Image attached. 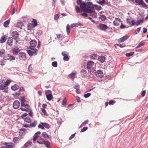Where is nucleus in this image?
Returning a JSON list of instances; mask_svg holds the SVG:
<instances>
[{
  "instance_id": "obj_11",
  "label": "nucleus",
  "mask_w": 148,
  "mask_h": 148,
  "mask_svg": "<svg viewBox=\"0 0 148 148\" xmlns=\"http://www.w3.org/2000/svg\"><path fill=\"white\" fill-rule=\"evenodd\" d=\"M62 54L64 56L63 60L64 61H68L69 60L67 54L65 51H63L62 53Z\"/></svg>"
},
{
  "instance_id": "obj_63",
  "label": "nucleus",
  "mask_w": 148,
  "mask_h": 148,
  "mask_svg": "<svg viewBox=\"0 0 148 148\" xmlns=\"http://www.w3.org/2000/svg\"><path fill=\"white\" fill-rule=\"evenodd\" d=\"M147 31V29L146 28L144 27L143 28V32L144 33L146 32Z\"/></svg>"
},
{
  "instance_id": "obj_54",
  "label": "nucleus",
  "mask_w": 148,
  "mask_h": 148,
  "mask_svg": "<svg viewBox=\"0 0 148 148\" xmlns=\"http://www.w3.org/2000/svg\"><path fill=\"white\" fill-rule=\"evenodd\" d=\"M66 98L63 99L62 102V105L64 106L66 105Z\"/></svg>"
},
{
  "instance_id": "obj_64",
  "label": "nucleus",
  "mask_w": 148,
  "mask_h": 148,
  "mask_svg": "<svg viewBox=\"0 0 148 148\" xmlns=\"http://www.w3.org/2000/svg\"><path fill=\"white\" fill-rule=\"evenodd\" d=\"M29 112V115L31 117H33V112L31 110H30V111Z\"/></svg>"
},
{
  "instance_id": "obj_45",
  "label": "nucleus",
  "mask_w": 148,
  "mask_h": 148,
  "mask_svg": "<svg viewBox=\"0 0 148 148\" xmlns=\"http://www.w3.org/2000/svg\"><path fill=\"white\" fill-rule=\"evenodd\" d=\"M5 53V50L3 49H2L0 51V56L2 57V55Z\"/></svg>"
},
{
  "instance_id": "obj_32",
  "label": "nucleus",
  "mask_w": 148,
  "mask_h": 148,
  "mask_svg": "<svg viewBox=\"0 0 148 148\" xmlns=\"http://www.w3.org/2000/svg\"><path fill=\"white\" fill-rule=\"evenodd\" d=\"M41 112L42 115H47V113L46 112V110L44 108H41Z\"/></svg>"
},
{
  "instance_id": "obj_43",
  "label": "nucleus",
  "mask_w": 148,
  "mask_h": 148,
  "mask_svg": "<svg viewBox=\"0 0 148 148\" xmlns=\"http://www.w3.org/2000/svg\"><path fill=\"white\" fill-rule=\"evenodd\" d=\"M32 22L33 23L34 27H35L37 25V21L36 19H33Z\"/></svg>"
},
{
  "instance_id": "obj_35",
  "label": "nucleus",
  "mask_w": 148,
  "mask_h": 148,
  "mask_svg": "<svg viewBox=\"0 0 148 148\" xmlns=\"http://www.w3.org/2000/svg\"><path fill=\"white\" fill-rule=\"evenodd\" d=\"M34 27L33 24L32 23H29L27 25V28L28 30H31V29Z\"/></svg>"
},
{
  "instance_id": "obj_5",
  "label": "nucleus",
  "mask_w": 148,
  "mask_h": 148,
  "mask_svg": "<svg viewBox=\"0 0 148 148\" xmlns=\"http://www.w3.org/2000/svg\"><path fill=\"white\" fill-rule=\"evenodd\" d=\"M11 82L10 80H7L5 83L0 85V90H3L5 89L6 87Z\"/></svg>"
},
{
  "instance_id": "obj_28",
  "label": "nucleus",
  "mask_w": 148,
  "mask_h": 148,
  "mask_svg": "<svg viewBox=\"0 0 148 148\" xmlns=\"http://www.w3.org/2000/svg\"><path fill=\"white\" fill-rule=\"evenodd\" d=\"M76 90V92L77 94H80V92L78 91V90H79V85H74L73 87Z\"/></svg>"
},
{
  "instance_id": "obj_47",
  "label": "nucleus",
  "mask_w": 148,
  "mask_h": 148,
  "mask_svg": "<svg viewBox=\"0 0 148 148\" xmlns=\"http://www.w3.org/2000/svg\"><path fill=\"white\" fill-rule=\"evenodd\" d=\"M143 20H140L138 21L136 23V24L137 25H138L140 24V23H143Z\"/></svg>"
},
{
  "instance_id": "obj_42",
  "label": "nucleus",
  "mask_w": 148,
  "mask_h": 148,
  "mask_svg": "<svg viewBox=\"0 0 148 148\" xmlns=\"http://www.w3.org/2000/svg\"><path fill=\"white\" fill-rule=\"evenodd\" d=\"M10 23V21L9 20H7L4 23V26L5 27H7L8 25Z\"/></svg>"
},
{
  "instance_id": "obj_20",
  "label": "nucleus",
  "mask_w": 148,
  "mask_h": 148,
  "mask_svg": "<svg viewBox=\"0 0 148 148\" xmlns=\"http://www.w3.org/2000/svg\"><path fill=\"white\" fill-rule=\"evenodd\" d=\"M120 22L121 21L120 19L116 18L115 20L113 22V24L114 25L118 26L119 25Z\"/></svg>"
},
{
  "instance_id": "obj_61",
  "label": "nucleus",
  "mask_w": 148,
  "mask_h": 148,
  "mask_svg": "<svg viewBox=\"0 0 148 148\" xmlns=\"http://www.w3.org/2000/svg\"><path fill=\"white\" fill-rule=\"evenodd\" d=\"M81 15L84 17H86L87 16V14L86 13H82L81 14Z\"/></svg>"
},
{
  "instance_id": "obj_24",
  "label": "nucleus",
  "mask_w": 148,
  "mask_h": 148,
  "mask_svg": "<svg viewBox=\"0 0 148 148\" xmlns=\"http://www.w3.org/2000/svg\"><path fill=\"white\" fill-rule=\"evenodd\" d=\"M76 75V72L72 73L69 75V77L72 80H74L75 77Z\"/></svg>"
},
{
  "instance_id": "obj_62",
  "label": "nucleus",
  "mask_w": 148,
  "mask_h": 148,
  "mask_svg": "<svg viewBox=\"0 0 148 148\" xmlns=\"http://www.w3.org/2000/svg\"><path fill=\"white\" fill-rule=\"evenodd\" d=\"M75 27H78L79 26L82 25L81 23H74Z\"/></svg>"
},
{
  "instance_id": "obj_50",
  "label": "nucleus",
  "mask_w": 148,
  "mask_h": 148,
  "mask_svg": "<svg viewBox=\"0 0 148 148\" xmlns=\"http://www.w3.org/2000/svg\"><path fill=\"white\" fill-rule=\"evenodd\" d=\"M60 15L59 14H56L54 16V18L55 20H57L59 18V17Z\"/></svg>"
},
{
  "instance_id": "obj_39",
  "label": "nucleus",
  "mask_w": 148,
  "mask_h": 148,
  "mask_svg": "<svg viewBox=\"0 0 148 148\" xmlns=\"http://www.w3.org/2000/svg\"><path fill=\"white\" fill-rule=\"evenodd\" d=\"M90 58L93 60H95L97 58V55L95 54H93L92 56H90Z\"/></svg>"
},
{
  "instance_id": "obj_6",
  "label": "nucleus",
  "mask_w": 148,
  "mask_h": 148,
  "mask_svg": "<svg viewBox=\"0 0 148 148\" xmlns=\"http://www.w3.org/2000/svg\"><path fill=\"white\" fill-rule=\"evenodd\" d=\"M135 2L138 3V5H141L143 8L147 7V5L144 2L143 0H135Z\"/></svg>"
},
{
  "instance_id": "obj_13",
  "label": "nucleus",
  "mask_w": 148,
  "mask_h": 148,
  "mask_svg": "<svg viewBox=\"0 0 148 148\" xmlns=\"http://www.w3.org/2000/svg\"><path fill=\"white\" fill-rule=\"evenodd\" d=\"M19 34L18 32L15 31L13 32L12 33V36L13 38L15 39L16 40L18 38Z\"/></svg>"
},
{
  "instance_id": "obj_59",
  "label": "nucleus",
  "mask_w": 148,
  "mask_h": 148,
  "mask_svg": "<svg viewBox=\"0 0 148 148\" xmlns=\"http://www.w3.org/2000/svg\"><path fill=\"white\" fill-rule=\"evenodd\" d=\"M28 114L27 113H24L21 115V117L23 119L24 117L26 116Z\"/></svg>"
},
{
  "instance_id": "obj_27",
  "label": "nucleus",
  "mask_w": 148,
  "mask_h": 148,
  "mask_svg": "<svg viewBox=\"0 0 148 148\" xmlns=\"http://www.w3.org/2000/svg\"><path fill=\"white\" fill-rule=\"evenodd\" d=\"M12 51L14 54H17L19 51V50L18 48H15L13 49Z\"/></svg>"
},
{
  "instance_id": "obj_49",
  "label": "nucleus",
  "mask_w": 148,
  "mask_h": 148,
  "mask_svg": "<svg viewBox=\"0 0 148 148\" xmlns=\"http://www.w3.org/2000/svg\"><path fill=\"white\" fill-rule=\"evenodd\" d=\"M63 35L59 34L57 35V38L59 39H61Z\"/></svg>"
},
{
  "instance_id": "obj_19",
  "label": "nucleus",
  "mask_w": 148,
  "mask_h": 148,
  "mask_svg": "<svg viewBox=\"0 0 148 148\" xmlns=\"http://www.w3.org/2000/svg\"><path fill=\"white\" fill-rule=\"evenodd\" d=\"M13 106L15 109L18 108L20 106L19 102L18 100L15 101L13 103Z\"/></svg>"
},
{
  "instance_id": "obj_29",
  "label": "nucleus",
  "mask_w": 148,
  "mask_h": 148,
  "mask_svg": "<svg viewBox=\"0 0 148 148\" xmlns=\"http://www.w3.org/2000/svg\"><path fill=\"white\" fill-rule=\"evenodd\" d=\"M75 10L76 11V12L77 13H79V12H82V9L81 8V9L78 7L77 6L75 5Z\"/></svg>"
},
{
  "instance_id": "obj_18",
  "label": "nucleus",
  "mask_w": 148,
  "mask_h": 148,
  "mask_svg": "<svg viewBox=\"0 0 148 148\" xmlns=\"http://www.w3.org/2000/svg\"><path fill=\"white\" fill-rule=\"evenodd\" d=\"M13 146L12 145H10L9 143H4L3 145L1 147V148H12Z\"/></svg>"
},
{
  "instance_id": "obj_12",
  "label": "nucleus",
  "mask_w": 148,
  "mask_h": 148,
  "mask_svg": "<svg viewBox=\"0 0 148 148\" xmlns=\"http://www.w3.org/2000/svg\"><path fill=\"white\" fill-rule=\"evenodd\" d=\"M94 64V62L92 61H89L87 64V68L88 69H90Z\"/></svg>"
},
{
  "instance_id": "obj_56",
  "label": "nucleus",
  "mask_w": 148,
  "mask_h": 148,
  "mask_svg": "<svg viewBox=\"0 0 148 148\" xmlns=\"http://www.w3.org/2000/svg\"><path fill=\"white\" fill-rule=\"evenodd\" d=\"M115 103V101H113L111 100L109 102V104L110 105H113Z\"/></svg>"
},
{
  "instance_id": "obj_41",
  "label": "nucleus",
  "mask_w": 148,
  "mask_h": 148,
  "mask_svg": "<svg viewBox=\"0 0 148 148\" xmlns=\"http://www.w3.org/2000/svg\"><path fill=\"white\" fill-rule=\"evenodd\" d=\"M39 136L36 134H35L33 136V141L34 142L36 140H37V138H38Z\"/></svg>"
},
{
  "instance_id": "obj_17",
  "label": "nucleus",
  "mask_w": 148,
  "mask_h": 148,
  "mask_svg": "<svg viewBox=\"0 0 148 148\" xmlns=\"http://www.w3.org/2000/svg\"><path fill=\"white\" fill-rule=\"evenodd\" d=\"M129 38V36H128L126 35L125 36L119 39L118 40V41L119 42H123L125 41L127 39Z\"/></svg>"
},
{
  "instance_id": "obj_4",
  "label": "nucleus",
  "mask_w": 148,
  "mask_h": 148,
  "mask_svg": "<svg viewBox=\"0 0 148 148\" xmlns=\"http://www.w3.org/2000/svg\"><path fill=\"white\" fill-rule=\"evenodd\" d=\"M30 49L32 50L33 51L30 50H28L27 51V52L28 54L31 56H32L33 55H36L37 54L38 50L34 49V48H31L30 47Z\"/></svg>"
},
{
  "instance_id": "obj_51",
  "label": "nucleus",
  "mask_w": 148,
  "mask_h": 148,
  "mask_svg": "<svg viewBox=\"0 0 148 148\" xmlns=\"http://www.w3.org/2000/svg\"><path fill=\"white\" fill-rule=\"evenodd\" d=\"M91 95V94L90 93L86 94L84 95V97L86 98H88Z\"/></svg>"
},
{
  "instance_id": "obj_8",
  "label": "nucleus",
  "mask_w": 148,
  "mask_h": 148,
  "mask_svg": "<svg viewBox=\"0 0 148 148\" xmlns=\"http://www.w3.org/2000/svg\"><path fill=\"white\" fill-rule=\"evenodd\" d=\"M97 27L101 30L105 31L108 29V27L104 24H101L97 26Z\"/></svg>"
},
{
  "instance_id": "obj_55",
  "label": "nucleus",
  "mask_w": 148,
  "mask_h": 148,
  "mask_svg": "<svg viewBox=\"0 0 148 148\" xmlns=\"http://www.w3.org/2000/svg\"><path fill=\"white\" fill-rule=\"evenodd\" d=\"M9 57L10 60H14L15 59L14 57L13 56H9Z\"/></svg>"
},
{
  "instance_id": "obj_2",
  "label": "nucleus",
  "mask_w": 148,
  "mask_h": 148,
  "mask_svg": "<svg viewBox=\"0 0 148 148\" xmlns=\"http://www.w3.org/2000/svg\"><path fill=\"white\" fill-rule=\"evenodd\" d=\"M92 5V3L90 2H88L86 3H85V6L84 7L83 11L87 13H90L92 11V8L90 6Z\"/></svg>"
},
{
  "instance_id": "obj_9",
  "label": "nucleus",
  "mask_w": 148,
  "mask_h": 148,
  "mask_svg": "<svg viewBox=\"0 0 148 148\" xmlns=\"http://www.w3.org/2000/svg\"><path fill=\"white\" fill-rule=\"evenodd\" d=\"M25 108L23 107H21L20 109L22 111H26L27 112H29L30 111V106L28 104H26L25 106Z\"/></svg>"
},
{
  "instance_id": "obj_34",
  "label": "nucleus",
  "mask_w": 148,
  "mask_h": 148,
  "mask_svg": "<svg viewBox=\"0 0 148 148\" xmlns=\"http://www.w3.org/2000/svg\"><path fill=\"white\" fill-rule=\"evenodd\" d=\"M37 124L36 121H34V122L30 124L29 125V127H33L36 126Z\"/></svg>"
},
{
  "instance_id": "obj_37",
  "label": "nucleus",
  "mask_w": 148,
  "mask_h": 148,
  "mask_svg": "<svg viewBox=\"0 0 148 148\" xmlns=\"http://www.w3.org/2000/svg\"><path fill=\"white\" fill-rule=\"evenodd\" d=\"M38 128H41L42 130L44 129L43 123H41L40 124H39L38 125Z\"/></svg>"
},
{
  "instance_id": "obj_15",
  "label": "nucleus",
  "mask_w": 148,
  "mask_h": 148,
  "mask_svg": "<svg viewBox=\"0 0 148 148\" xmlns=\"http://www.w3.org/2000/svg\"><path fill=\"white\" fill-rule=\"evenodd\" d=\"M13 38L12 37H9L8 39L7 44L9 46H11L13 45Z\"/></svg>"
},
{
  "instance_id": "obj_30",
  "label": "nucleus",
  "mask_w": 148,
  "mask_h": 148,
  "mask_svg": "<svg viewBox=\"0 0 148 148\" xmlns=\"http://www.w3.org/2000/svg\"><path fill=\"white\" fill-rule=\"evenodd\" d=\"M145 42H144L143 41H141L140 43H139L138 44V45L136 47V48H139L143 46L144 45V44H145Z\"/></svg>"
},
{
  "instance_id": "obj_31",
  "label": "nucleus",
  "mask_w": 148,
  "mask_h": 148,
  "mask_svg": "<svg viewBox=\"0 0 148 148\" xmlns=\"http://www.w3.org/2000/svg\"><path fill=\"white\" fill-rule=\"evenodd\" d=\"M71 30L70 26L68 24L67 25L66 27V31L67 34H69Z\"/></svg>"
},
{
  "instance_id": "obj_23",
  "label": "nucleus",
  "mask_w": 148,
  "mask_h": 148,
  "mask_svg": "<svg viewBox=\"0 0 148 148\" xmlns=\"http://www.w3.org/2000/svg\"><path fill=\"white\" fill-rule=\"evenodd\" d=\"M7 39V37L6 36H2L0 39V42L1 43L5 42Z\"/></svg>"
},
{
  "instance_id": "obj_52",
  "label": "nucleus",
  "mask_w": 148,
  "mask_h": 148,
  "mask_svg": "<svg viewBox=\"0 0 148 148\" xmlns=\"http://www.w3.org/2000/svg\"><path fill=\"white\" fill-rule=\"evenodd\" d=\"M88 128L87 127H84L81 131V132H83L85 131Z\"/></svg>"
},
{
  "instance_id": "obj_16",
  "label": "nucleus",
  "mask_w": 148,
  "mask_h": 148,
  "mask_svg": "<svg viewBox=\"0 0 148 148\" xmlns=\"http://www.w3.org/2000/svg\"><path fill=\"white\" fill-rule=\"evenodd\" d=\"M96 75L97 77L100 78H101L103 76V72L100 70L97 71Z\"/></svg>"
},
{
  "instance_id": "obj_38",
  "label": "nucleus",
  "mask_w": 148,
  "mask_h": 148,
  "mask_svg": "<svg viewBox=\"0 0 148 148\" xmlns=\"http://www.w3.org/2000/svg\"><path fill=\"white\" fill-rule=\"evenodd\" d=\"M21 89H22L23 91H25L24 88L23 87H22L20 89L19 92H18L16 93L15 94V96L17 97H18L20 95V92L21 91Z\"/></svg>"
},
{
  "instance_id": "obj_21",
  "label": "nucleus",
  "mask_w": 148,
  "mask_h": 148,
  "mask_svg": "<svg viewBox=\"0 0 148 148\" xmlns=\"http://www.w3.org/2000/svg\"><path fill=\"white\" fill-rule=\"evenodd\" d=\"M42 135L43 137L45 138H49L50 139H51V136L50 135H48L46 132H43L42 134Z\"/></svg>"
},
{
  "instance_id": "obj_3",
  "label": "nucleus",
  "mask_w": 148,
  "mask_h": 148,
  "mask_svg": "<svg viewBox=\"0 0 148 148\" xmlns=\"http://www.w3.org/2000/svg\"><path fill=\"white\" fill-rule=\"evenodd\" d=\"M45 94L47 100L50 101L52 99L53 96L51 94V92L50 90H48L45 91Z\"/></svg>"
},
{
  "instance_id": "obj_44",
  "label": "nucleus",
  "mask_w": 148,
  "mask_h": 148,
  "mask_svg": "<svg viewBox=\"0 0 148 148\" xmlns=\"http://www.w3.org/2000/svg\"><path fill=\"white\" fill-rule=\"evenodd\" d=\"M134 53V52H130V53H126L125 54V56L127 57H130V56L133 55Z\"/></svg>"
},
{
  "instance_id": "obj_25",
  "label": "nucleus",
  "mask_w": 148,
  "mask_h": 148,
  "mask_svg": "<svg viewBox=\"0 0 148 148\" xmlns=\"http://www.w3.org/2000/svg\"><path fill=\"white\" fill-rule=\"evenodd\" d=\"M98 60L101 62H103L105 60V57L103 56H100L99 57Z\"/></svg>"
},
{
  "instance_id": "obj_40",
  "label": "nucleus",
  "mask_w": 148,
  "mask_h": 148,
  "mask_svg": "<svg viewBox=\"0 0 148 148\" xmlns=\"http://www.w3.org/2000/svg\"><path fill=\"white\" fill-rule=\"evenodd\" d=\"M44 127H45L46 129H49L50 128L49 125L46 123H43Z\"/></svg>"
},
{
  "instance_id": "obj_10",
  "label": "nucleus",
  "mask_w": 148,
  "mask_h": 148,
  "mask_svg": "<svg viewBox=\"0 0 148 148\" xmlns=\"http://www.w3.org/2000/svg\"><path fill=\"white\" fill-rule=\"evenodd\" d=\"M77 3L78 5H80V8L83 10L84 7L85 6V3L83 2L81 0H78L77 1Z\"/></svg>"
},
{
  "instance_id": "obj_22",
  "label": "nucleus",
  "mask_w": 148,
  "mask_h": 148,
  "mask_svg": "<svg viewBox=\"0 0 148 148\" xmlns=\"http://www.w3.org/2000/svg\"><path fill=\"white\" fill-rule=\"evenodd\" d=\"M19 86L17 84H14V85L12 86L11 87V89L14 90H16L19 89Z\"/></svg>"
},
{
  "instance_id": "obj_26",
  "label": "nucleus",
  "mask_w": 148,
  "mask_h": 148,
  "mask_svg": "<svg viewBox=\"0 0 148 148\" xmlns=\"http://www.w3.org/2000/svg\"><path fill=\"white\" fill-rule=\"evenodd\" d=\"M20 140V139L18 137H15L14 138L13 141L16 144L18 143Z\"/></svg>"
},
{
  "instance_id": "obj_46",
  "label": "nucleus",
  "mask_w": 148,
  "mask_h": 148,
  "mask_svg": "<svg viewBox=\"0 0 148 148\" xmlns=\"http://www.w3.org/2000/svg\"><path fill=\"white\" fill-rule=\"evenodd\" d=\"M52 65L54 67H56L57 66V63L56 61L53 62L52 63Z\"/></svg>"
},
{
  "instance_id": "obj_14",
  "label": "nucleus",
  "mask_w": 148,
  "mask_h": 148,
  "mask_svg": "<svg viewBox=\"0 0 148 148\" xmlns=\"http://www.w3.org/2000/svg\"><path fill=\"white\" fill-rule=\"evenodd\" d=\"M30 45L32 48H34L35 49V47L37 45V41L34 40H32L30 42Z\"/></svg>"
},
{
  "instance_id": "obj_36",
  "label": "nucleus",
  "mask_w": 148,
  "mask_h": 148,
  "mask_svg": "<svg viewBox=\"0 0 148 148\" xmlns=\"http://www.w3.org/2000/svg\"><path fill=\"white\" fill-rule=\"evenodd\" d=\"M24 121L25 122L29 123H30L32 121V119H30L29 117H27L25 119Z\"/></svg>"
},
{
  "instance_id": "obj_33",
  "label": "nucleus",
  "mask_w": 148,
  "mask_h": 148,
  "mask_svg": "<svg viewBox=\"0 0 148 148\" xmlns=\"http://www.w3.org/2000/svg\"><path fill=\"white\" fill-rule=\"evenodd\" d=\"M32 144V142L30 141H27L24 145V147H27Z\"/></svg>"
},
{
  "instance_id": "obj_53",
  "label": "nucleus",
  "mask_w": 148,
  "mask_h": 148,
  "mask_svg": "<svg viewBox=\"0 0 148 148\" xmlns=\"http://www.w3.org/2000/svg\"><path fill=\"white\" fill-rule=\"evenodd\" d=\"M86 72V71L85 69H82L81 71V73L82 74H85Z\"/></svg>"
},
{
  "instance_id": "obj_1",
  "label": "nucleus",
  "mask_w": 148,
  "mask_h": 148,
  "mask_svg": "<svg viewBox=\"0 0 148 148\" xmlns=\"http://www.w3.org/2000/svg\"><path fill=\"white\" fill-rule=\"evenodd\" d=\"M37 142L40 145H45L46 147L49 148L50 143L49 141H45L44 139L41 137H39L37 139Z\"/></svg>"
},
{
  "instance_id": "obj_7",
  "label": "nucleus",
  "mask_w": 148,
  "mask_h": 148,
  "mask_svg": "<svg viewBox=\"0 0 148 148\" xmlns=\"http://www.w3.org/2000/svg\"><path fill=\"white\" fill-rule=\"evenodd\" d=\"M18 55L19 59L21 60H25L26 59V55L24 52H21Z\"/></svg>"
},
{
  "instance_id": "obj_57",
  "label": "nucleus",
  "mask_w": 148,
  "mask_h": 148,
  "mask_svg": "<svg viewBox=\"0 0 148 148\" xmlns=\"http://www.w3.org/2000/svg\"><path fill=\"white\" fill-rule=\"evenodd\" d=\"M105 3V1L104 0H103L101 1H100L99 2V3L101 5H102L103 4H104Z\"/></svg>"
},
{
  "instance_id": "obj_60",
  "label": "nucleus",
  "mask_w": 148,
  "mask_h": 148,
  "mask_svg": "<svg viewBox=\"0 0 148 148\" xmlns=\"http://www.w3.org/2000/svg\"><path fill=\"white\" fill-rule=\"evenodd\" d=\"M146 94V91L145 90L143 91L141 93V95L142 97H144Z\"/></svg>"
},
{
  "instance_id": "obj_58",
  "label": "nucleus",
  "mask_w": 148,
  "mask_h": 148,
  "mask_svg": "<svg viewBox=\"0 0 148 148\" xmlns=\"http://www.w3.org/2000/svg\"><path fill=\"white\" fill-rule=\"evenodd\" d=\"M25 101V98L24 97H22L21 99V103H24V102Z\"/></svg>"
},
{
  "instance_id": "obj_48",
  "label": "nucleus",
  "mask_w": 148,
  "mask_h": 148,
  "mask_svg": "<svg viewBox=\"0 0 148 148\" xmlns=\"http://www.w3.org/2000/svg\"><path fill=\"white\" fill-rule=\"evenodd\" d=\"M88 120H86L81 125L82 126H83L86 125L88 123Z\"/></svg>"
}]
</instances>
